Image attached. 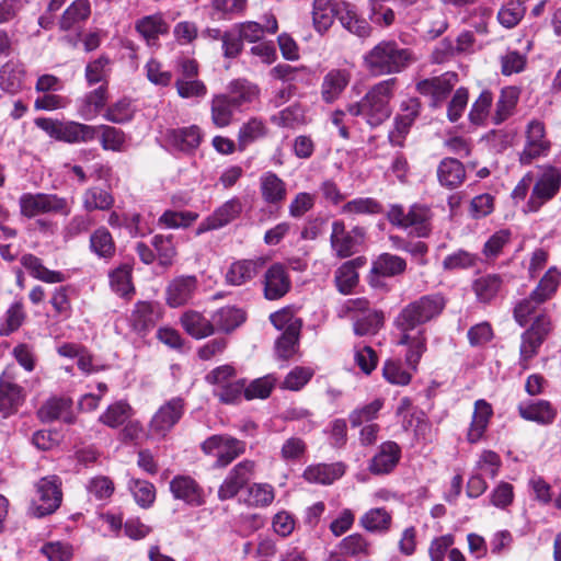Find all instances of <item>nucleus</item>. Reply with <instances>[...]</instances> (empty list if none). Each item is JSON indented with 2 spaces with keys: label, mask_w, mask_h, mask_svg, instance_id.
<instances>
[{
  "label": "nucleus",
  "mask_w": 561,
  "mask_h": 561,
  "mask_svg": "<svg viewBox=\"0 0 561 561\" xmlns=\"http://www.w3.org/2000/svg\"><path fill=\"white\" fill-rule=\"evenodd\" d=\"M445 307L439 295H426L407 305L394 320L399 331L398 345L408 347L405 363L416 371L422 355L426 351L427 339L423 324L437 317Z\"/></svg>",
  "instance_id": "nucleus-1"
},
{
  "label": "nucleus",
  "mask_w": 561,
  "mask_h": 561,
  "mask_svg": "<svg viewBox=\"0 0 561 561\" xmlns=\"http://www.w3.org/2000/svg\"><path fill=\"white\" fill-rule=\"evenodd\" d=\"M414 61L413 53L393 39L380 41L364 55V66L375 77L400 73Z\"/></svg>",
  "instance_id": "nucleus-2"
},
{
  "label": "nucleus",
  "mask_w": 561,
  "mask_h": 561,
  "mask_svg": "<svg viewBox=\"0 0 561 561\" xmlns=\"http://www.w3.org/2000/svg\"><path fill=\"white\" fill-rule=\"evenodd\" d=\"M396 85V78L376 83L359 102L347 105V113L352 116H364L371 127L379 126L391 115L390 101Z\"/></svg>",
  "instance_id": "nucleus-3"
},
{
  "label": "nucleus",
  "mask_w": 561,
  "mask_h": 561,
  "mask_svg": "<svg viewBox=\"0 0 561 561\" xmlns=\"http://www.w3.org/2000/svg\"><path fill=\"white\" fill-rule=\"evenodd\" d=\"M339 316L353 320L354 333L358 336L376 334L383 324L382 312L371 309L366 298L346 300Z\"/></svg>",
  "instance_id": "nucleus-4"
},
{
  "label": "nucleus",
  "mask_w": 561,
  "mask_h": 561,
  "mask_svg": "<svg viewBox=\"0 0 561 561\" xmlns=\"http://www.w3.org/2000/svg\"><path fill=\"white\" fill-rule=\"evenodd\" d=\"M387 219L391 225L409 230L419 238H425L432 231V211L424 205L414 204L409 209L398 204L391 205Z\"/></svg>",
  "instance_id": "nucleus-5"
},
{
  "label": "nucleus",
  "mask_w": 561,
  "mask_h": 561,
  "mask_svg": "<svg viewBox=\"0 0 561 561\" xmlns=\"http://www.w3.org/2000/svg\"><path fill=\"white\" fill-rule=\"evenodd\" d=\"M561 188V171L552 165H547L533 182V187L527 202L523 207L524 213H538L543 205L553 199Z\"/></svg>",
  "instance_id": "nucleus-6"
},
{
  "label": "nucleus",
  "mask_w": 561,
  "mask_h": 561,
  "mask_svg": "<svg viewBox=\"0 0 561 561\" xmlns=\"http://www.w3.org/2000/svg\"><path fill=\"white\" fill-rule=\"evenodd\" d=\"M19 204L21 214L27 218L49 213L68 216L71 211L68 199L56 194L24 193L21 195Z\"/></svg>",
  "instance_id": "nucleus-7"
},
{
  "label": "nucleus",
  "mask_w": 561,
  "mask_h": 561,
  "mask_svg": "<svg viewBox=\"0 0 561 561\" xmlns=\"http://www.w3.org/2000/svg\"><path fill=\"white\" fill-rule=\"evenodd\" d=\"M60 480L56 476L42 478L36 484V496L30 506V514L44 517L53 514L61 503Z\"/></svg>",
  "instance_id": "nucleus-8"
},
{
  "label": "nucleus",
  "mask_w": 561,
  "mask_h": 561,
  "mask_svg": "<svg viewBox=\"0 0 561 561\" xmlns=\"http://www.w3.org/2000/svg\"><path fill=\"white\" fill-rule=\"evenodd\" d=\"M185 411V401L174 397L165 401L152 415L148 433L153 438H164L180 422Z\"/></svg>",
  "instance_id": "nucleus-9"
},
{
  "label": "nucleus",
  "mask_w": 561,
  "mask_h": 561,
  "mask_svg": "<svg viewBox=\"0 0 561 561\" xmlns=\"http://www.w3.org/2000/svg\"><path fill=\"white\" fill-rule=\"evenodd\" d=\"M201 447L206 455L216 458L217 468L227 467L245 451V443L230 435H213Z\"/></svg>",
  "instance_id": "nucleus-10"
},
{
  "label": "nucleus",
  "mask_w": 561,
  "mask_h": 561,
  "mask_svg": "<svg viewBox=\"0 0 561 561\" xmlns=\"http://www.w3.org/2000/svg\"><path fill=\"white\" fill-rule=\"evenodd\" d=\"M330 244L335 256L345 259L356 253L365 239V230L359 226L346 230L343 220H334L331 225Z\"/></svg>",
  "instance_id": "nucleus-11"
},
{
  "label": "nucleus",
  "mask_w": 561,
  "mask_h": 561,
  "mask_svg": "<svg viewBox=\"0 0 561 561\" xmlns=\"http://www.w3.org/2000/svg\"><path fill=\"white\" fill-rule=\"evenodd\" d=\"M456 72L447 71L440 76L423 79L416 83V91L430 98L431 106L438 107L458 83Z\"/></svg>",
  "instance_id": "nucleus-12"
},
{
  "label": "nucleus",
  "mask_w": 561,
  "mask_h": 561,
  "mask_svg": "<svg viewBox=\"0 0 561 561\" xmlns=\"http://www.w3.org/2000/svg\"><path fill=\"white\" fill-rule=\"evenodd\" d=\"M550 149V141L546 138V129L542 122L533 119L526 129V144L519 154L522 164H530L540 156H546Z\"/></svg>",
  "instance_id": "nucleus-13"
},
{
  "label": "nucleus",
  "mask_w": 561,
  "mask_h": 561,
  "mask_svg": "<svg viewBox=\"0 0 561 561\" xmlns=\"http://www.w3.org/2000/svg\"><path fill=\"white\" fill-rule=\"evenodd\" d=\"M255 463L252 460H242L227 474L218 489V499L227 501L233 499L248 483L254 472Z\"/></svg>",
  "instance_id": "nucleus-14"
},
{
  "label": "nucleus",
  "mask_w": 561,
  "mask_h": 561,
  "mask_svg": "<svg viewBox=\"0 0 561 561\" xmlns=\"http://www.w3.org/2000/svg\"><path fill=\"white\" fill-rule=\"evenodd\" d=\"M242 211V203L233 197L219 206L211 215L205 218L196 229V236L210 230L220 229L239 217Z\"/></svg>",
  "instance_id": "nucleus-15"
},
{
  "label": "nucleus",
  "mask_w": 561,
  "mask_h": 561,
  "mask_svg": "<svg viewBox=\"0 0 561 561\" xmlns=\"http://www.w3.org/2000/svg\"><path fill=\"white\" fill-rule=\"evenodd\" d=\"M197 278L193 275H181L169 282L165 288V301L172 308L187 304L197 289Z\"/></svg>",
  "instance_id": "nucleus-16"
},
{
  "label": "nucleus",
  "mask_w": 561,
  "mask_h": 561,
  "mask_svg": "<svg viewBox=\"0 0 561 561\" xmlns=\"http://www.w3.org/2000/svg\"><path fill=\"white\" fill-rule=\"evenodd\" d=\"M290 279L286 267L280 263L271 265L264 275V296L268 300H276L285 296L290 289Z\"/></svg>",
  "instance_id": "nucleus-17"
},
{
  "label": "nucleus",
  "mask_w": 561,
  "mask_h": 561,
  "mask_svg": "<svg viewBox=\"0 0 561 561\" xmlns=\"http://www.w3.org/2000/svg\"><path fill=\"white\" fill-rule=\"evenodd\" d=\"M170 491L176 500L191 506H201L205 503L203 489L188 476L174 477L170 482Z\"/></svg>",
  "instance_id": "nucleus-18"
},
{
  "label": "nucleus",
  "mask_w": 561,
  "mask_h": 561,
  "mask_svg": "<svg viewBox=\"0 0 561 561\" xmlns=\"http://www.w3.org/2000/svg\"><path fill=\"white\" fill-rule=\"evenodd\" d=\"M400 457L401 449L399 445L391 440L385 442L370 459L368 469L373 474H387L396 468Z\"/></svg>",
  "instance_id": "nucleus-19"
},
{
  "label": "nucleus",
  "mask_w": 561,
  "mask_h": 561,
  "mask_svg": "<svg viewBox=\"0 0 561 561\" xmlns=\"http://www.w3.org/2000/svg\"><path fill=\"white\" fill-rule=\"evenodd\" d=\"M260 193L266 204L279 206L286 199L287 185L276 173L267 171L260 176Z\"/></svg>",
  "instance_id": "nucleus-20"
},
{
  "label": "nucleus",
  "mask_w": 561,
  "mask_h": 561,
  "mask_svg": "<svg viewBox=\"0 0 561 561\" xmlns=\"http://www.w3.org/2000/svg\"><path fill=\"white\" fill-rule=\"evenodd\" d=\"M25 394L21 386L0 377V414L8 417L22 405Z\"/></svg>",
  "instance_id": "nucleus-21"
},
{
  "label": "nucleus",
  "mask_w": 561,
  "mask_h": 561,
  "mask_svg": "<svg viewBox=\"0 0 561 561\" xmlns=\"http://www.w3.org/2000/svg\"><path fill=\"white\" fill-rule=\"evenodd\" d=\"M337 19L344 28L358 37H368L373 32V27L367 20L359 16L355 8L347 2L339 4Z\"/></svg>",
  "instance_id": "nucleus-22"
},
{
  "label": "nucleus",
  "mask_w": 561,
  "mask_h": 561,
  "mask_svg": "<svg viewBox=\"0 0 561 561\" xmlns=\"http://www.w3.org/2000/svg\"><path fill=\"white\" fill-rule=\"evenodd\" d=\"M492 414L493 410L489 402L483 399H479L474 402V410L467 433L469 443H478L483 437Z\"/></svg>",
  "instance_id": "nucleus-23"
},
{
  "label": "nucleus",
  "mask_w": 561,
  "mask_h": 561,
  "mask_svg": "<svg viewBox=\"0 0 561 561\" xmlns=\"http://www.w3.org/2000/svg\"><path fill=\"white\" fill-rule=\"evenodd\" d=\"M71 400L66 398H50L38 410V416L43 422L61 420L71 424L75 415L71 412Z\"/></svg>",
  "instance_id": "nucleus-24"
},
{
  "label": "nucleus",
  "mask_w": 561,
  "mask_h": 561,
  "mask_svg": "<svg viewBox=\"0 0 561 561\" xmlns=\"http://www.w3.org/2000/svg\"><path fill=\"white\" fill-rule=\"evenodd\" d=\"M437 179L442 186L449 190L456 188L466 179L465 167L457 159L445 158L437 167Z\"/></svg>",
  "instance_id": "nucleus-25"
},
{
  "label": "nucleus",
  "mask_w": 561,
  "mask_h": 561,
  "mask_svg": "<svg viewBox=\"0 0 561 561\" xmlns=\"http://www.w3.org/2000/svg\"><path fill=\"white\" fill-rule=\"evenodd\" d=\"M263 261L259 260H241L232 263L226 273V280L232 286H241L256 276Z\"/></svg>",
  "instance_id": "nucleus-26"
},
{
  "label": "nucleus",
  "mask_w": 561,
  "mask_h": 561,
  "mask_svg": "<svg viewBox=\"0 0 561 561\" xmlns=\"http://www.w3.org/2000/svg\"><path fill=\"white\" fill-rule=\"evenodd\" d=\"M345 472L341 462L318 463L307 467L304 478L310 483L331 484L340 479Z\"/></svg>",
  "instance_id": "nucleus-27"
},
{
  "label": "nucleus",
  "mask_w": 561,
  "mask_h": 561,
  "mask_svg": "<svg viewBox=\"0 0 561 561\" xmlns=\"http://www.w3.org/2000/svg\"><path fill=\"white\" fill-rule=\"evenodd\" d=\"M181 324L194 339H204L214 334L213 319H207L196 310H187L181 317Z\"/></svg>",
  "instance_id": "nucleus-28"
},
{
  "label": "nucleus",
  "mask_w": 561,
  "mask_h": 561,
  "mask_svg": "<svg viewBox=\"0 0 561 561\" xmlns=\"http://www.w3.org/2000/svg\"><path fill=\"white\" fill-rule=\"evenodd\" d=\"M518 412L524 420L543 425L552 423L557 415L552 405L543 400L522 403L518 407Z\"/></svg>",
  "instance_id": "nucleus-29"
},
{
  "label": "nucleus",
  "mask_w": 561,
  "mask_h": 561,
  "mask_svg": "<svg viewBox=\"0 0 561 561\" xmlns=\"http://www.w3.org/2000/svg\"><path fill=\"white\" fill-rule=\"evenodd\" d=\"M20 261L30 275L36 279L48 284L61 283L65 280V275L61 272L48 270L44 266L42 260L34 254H24Z\"/></svg>",
  "instance_id": "nucleus-30"
},
{
  "label": "nucleus",
  "mask_w": 561,
  "mask_h": 561,
  "mask_svg": "<svg viewBox=\"0 0 561 561\" xmlns=\"http://www.w3.org/2000/svg\"><path fill=\"white\" fill-rule=\"evenodd\" d=\"M238 106L227 94L214 95L210 102L211 122L216 127L222 128L228 126L233 117Z\"/></svg>",
  "instance_id": "nucleus-31"
},
{
  "label": "nucleus",
  "mask_w": 561,
  "mask_h": 561,
  "mask_svg": "<svg viewBox=\"0 0 561 561\" xmlns=\"http://www.w3.org/2000/svg\"><path fill=\"white\" fill-rule=\"evenodd\" d=\"M339 4L334 5L333 0H314L312 5V21L316 31L325 33L333 24L334 16L337 18Z\"/></svg>",
  "instance_id": "nucleus-32"
},
{
  "label": "nucleus",
  "mask_w": 561,
  "mask_h": 561,
  "mask_svg": "<svg viewBox=\"0 0 561 561\" xmlns=\"http://www.w3.org/2000/svg\"><path fill=\"white\" fill-rule=\"evenodd\" d=\"M96 129L73 121L62 122L59 141L68 144L90 142L95 139Z\"/></svg>",
  "instance_id": "nucleus-33"
},
{
  "label": "nucleus",
  "mask_w": 561,
  "mask_h": 561,
  "mask_svg": "<svg viewBox=\"0 0 561 561\" xmlns=\"http://www.w3.org/2000/svg\"><path fill=\"white\" fill-rule=\"evenodd\" d=\"M214 331L232 332L245 320V314L241 309L234 307H222L211 316Z\"/></svg>",
  "instance_id": "nucleus-34"
},
{
  "label": "nucleus",
  "mask_w": 561,
  "mask_h": 561,
  "mask_svg": "<svg viewBox=\"0 0 561 561\" xmlns=\"http://www.w3.org/2000/svg\"><path fill=\"white\" fill-rule=\"evenodd\" d=\"M350 81L347 71L334 69L329 71L323 78L321 93L325 102L335 101Z\"/></svg>",
  "instance_id": "nucleus-35"
},
{
  "label": "nucleus",
  "mask_w": 561,
  "mask_h": 561,
  "mask_svg": "<svg viewBox=\"0 0 561 561\" xmlns=\"http://www.w3.org/2000/svg\"><path fill=\"white\" fill-rule=\"evenodd\" d=\"M91 14L89 0H75L62 13L59 27L69 31L88 20Z\"/></svg>",
  "instance_id": "nucleus-36"
},
{
  "label": "nucleus",
  "mask_w": 561,
  "mask_h": 561,
  "mask_svg": "<svg viewBox=\"0 0 561 561\" xmlns=\"http://www.w3.org/2000/svg\"><path fill=\"white\" fill-rule=\"evenodd\" d=\"M407 270V261L401 256L381 253L373 263L371 273L385 276L393 277L401 275Z\"/></svg>",
  "instance_id": "nucleus-37"
},
{
  "label": "nucleus",
  "mask_w": 561,
  "mask_h": 561,
  "mask_svg": "<svg viewBox=\"0 0 561 561\" xmlns=\"http://www.w3.org/2000/svg\"><path fill=\"white\" fill-rule=\"evenodd\" d=\"M391 514L381 507L370 508L359 518V525L364 529L377 534L387 533L391 527Z\"/></svg>",
  "instance_id": "nucleus-38"
},
{
  "label": "nucleus",
  "mask_w": 561,
  "mask_h": 561,
  "mask_svg": "<svg viewBox=\"0 0 561 561\" xmlns=\"http://www.w3.org/2000/svg\"><path fill=\"white\" fill-rule=\"evenodd\" d=\"M26 319V312L21 301H14L0 318V336H9L18 331Z\"/></svg>",
  "instance_id": "nucleus-39"
},
{
  "label": "nucleus",
  "mask_w": 561,
  "mask_h": 561,
  "mask_svg": "<svg viewBox=\"0 0 561 561\" xmlns=\"http://www.w3.org/2000/svg\"><path fill=\"white\" fill-rule=\"evenodd\" d=\"M106 100V88L101 85L84 96L78 110L79 115L87 121L93 119L105 106Z\"/></svg>",
  "instance_id": "nucleus-40"
},
{
  "label": "nucleus",
  "mask_w": 561,
  "mask_h": 561,
  "mask_svg": "<svg viewBox=\"0 0 561 561\" xmlns=\"http://www.w3.org/2000/svg\"><path fill=\"white\" fill-rule=\"evenodd\" d=\"M95 138L100 139L104 150L121 152L125 149L126 136L122 129L108 125L94 126Z\"/></svg>",
  "instance_id": "nucleus-41"
},
{
  "label": "nucleus",
  "mask_w": 561,
  "mask_h": 561,
  "mask_svg": "<svg viewBox=\"0 0 561 561\" xmlns=\"http://www.w3.org/2000/svg\"><path fill=\"white\" fill-rule=\"evenodd\" d=\"M169 139L175 148L181 151H191L198 147L202 136L197 126H190L173 129L169 134Z\"/></svg>",
  "instance_id": "nucleus-42"
},
{
  "label": "nucleus",
  "mask_w": 561,
  "mask_h": 561,
  "mask_svg": "<svg viewBox=\"0 0 561 561\" xmlns=\"http://www.w3.org/2000/svg\"><path fill=\"white\" fill-rule=\"evenodd\" d=\"M114 204V197L106 190L93 186L84 191L82 206L87 211L107 210Z\"/></svg>",
  "instance_id": "nucleus-43"
},
{
  "label": "nucleus",
  "mask_w": 561,
  "mask_h": 561,
  "mask_svg": "<svg viewBox=\"0 0 561 561\" xmlns=\"http://www.w3.org/2000/svg\"><path fill=\"white\" fill-rule=\"evenodd\" d=\"M503 279L497 274H488L473 282V290L481 302L491 301L500 291Z\"/></svg>",
  "instance_id": "nucleus-44"
},
{
  "label": "nucleus",
  "mask_w": 561,
  "mask_h": 561,
  "mask_svg": "<svg viewBox=\"0 0 561 561\" xmlns=\"http://www.w3.org/2000/svg\"><path fill=\"white\" fill-rule=\"evenodd\" d=\"M133 415L131 407L125 401H117L107 407L99 421L104 425L115 428L123 425Z\"/></svg>",
  "instance_id": "nucleus-45"
},
{
  "label": "nucleus",
  "mask_w": 561,
  "mask_h": 561,
  "mask_svg": "<svg viewBox=\"0 0 561 561\" xmlns=\"http://www.w3.org/2000/svg\"><path fill=\"white\" fill-rule=\"evenodd\" d=\"M543 300H539L535 293L531 291L529 297L520 300L514 308V318L516 322L525 327L533 319L540 316L539 308L543 304Z\"/></svg>",
  "instance_id": "nucleus-46"
},
{
  "label": "nucleus",
  "mask_w": 561,
  "mask_h": 561,
  "mask_svg": "<svg viewBox=\"0 0 561 561\" xmlns=\"http://www.w3.org/2000/svg\"><path fill=\"white\" fill-rule=\"evenodd\" d=\"M90 248L100 257L111 259L115 254V243L110 231L98 228L90 237Z\"/></svg>",
  "instance_id": "nucleus-47"
},
{
  "label": "nucleus",
  "mask_w": 561,
  "mask_h": 561,
  "mask_svg": "<svg viewBox=\"0 0 561 561\" xmlns=\"http://www.w3.org/2000/svg\"><path fill=\"white\" fill-rule=\"evenodd\" d=\"M157 252L159 264L169 267L173 264L176 256V248L173 242V236L156 234L151 241Z\"/></svg>",
  "instance_id": "nucleus-48"
},
{
  "label": "nucleus",
  "mask_w": 561,
  "mask_h": 561,
  "mask_svg": "<svg viewBox=\"0 0 561 561\" xmlns=\"http://www.w3.org/2000/svg\"><path fill=\"white\" fill-rule=\"evenodd\" d=\"M518 90L513 87L504 88L501 92L500 99L496 102V111L494 121L496 124L504 122L508 118L517 104Z\"/></svg>",
  "instance_id": "nucleus-49"
},
{
  "label": "nucleus",
  "mask_w": 561,
  "mask_h": 561,
  "mask_svg": "<svg viewBox=\"0 0 561 561\" xmlns=\"http://www.w3.org/2000/svg\"><path fill=\"white\" fill-rule=\"evenodd\" d=\"M382 211L381 204L371 197H358L345 203L341 213L344 215H375Z\"/></svg>",
  "instance_id": "nucleus-50"
},
{
  "label": "nucleus",
  "mask_w": 561,
  "mask_h": 561,
  "mask_svg": "<svg viewBox=\"0 0 561 561\" xmlns=\"http://www.w3.org/2000/svg\"><path fill=\"white\" fill-rule=\"evenodd\" d=\"M136 30L148 44H152L160 34L167 33V24L160 15H149L137 22Z\"/></svg>",
  "instance_id": "nucleus-51"
},
{
  "label": "nucleus",
  "mask_w": 561,
  "mask_h": 561,
  "mask_svg": "<svg viewBox=\"0 0 561 561\" xmlns=\"http://www.w3.org/2000/svg\"><path fill=\"white\" fill-rule=\"evenodd\" d=\"M526 12L523 0H510L497 13V20L506 28L515 27Z\"/></svg>",
  "instance_id": "nucleus-52"
},
{
  "label": "nucleus",
  "mask_w": 561,
  "mask_h": 561,
  "mask_svg": "<svg viewBox=\"0 0 561 561\" xmlns=\"http://www.w3.org/2000/svg\"><path fill=\"white\" fill-rule=\"evenodd\" d=\"M421 103L417 99H409L401 104V114L396 117V129L399 134H407L415 118L419 116Z\"/></svg>",
  "instance_id": "nucleus-53"
},
{
  "label": "nucleus",
  "mask_w": 561,
  "mask_h": 561,
  "mask_svg": "<svg viewBox=\"0 0 561 561\" xmlns=\"http://www.w3.org/2000/svg\"><path fill=\"white\" fill-rule=\"evenodd\" d=\"M542 341L543 340H541L540 335H536L535 330H527L524 332L519 350V365L523 370L529 368V360L537 354Z\"/></svg>",
  "instance_id": "nucleus-54"
},
{
  "label": "nucleus",
  "mask_w": 561,
  "mask_h": 561,
  "mask_svg": "<svg viewBox=\"0 0 561 561\" xmlns=\"http://www.w3.org/2000/svg\"><path fill=\"white\" fill-rule=\"evenodd\" d=\"M159 318L157 305L149 301H140L133 312L134 325L137 330H145L153 325Z\"/></svg>",
  "instance_id": "nucleus-55"
},
{
  "label": "nucleus",
  "mask_w": 561,
  "mask_h": 561,
  "mask_svg": "<svg viewBox=\"0 0 561 561\" xmlns=\"http://www.w3.org/2000/svg\"><path fill=\"white\" fill-rule=\"evenodd\" d=\"M230 99L239 108L242 104L255 100L259 95V89L247 80H236L230 84Z\"/></svg>",
  "instance_id": "nucleus-56"
},
{
  "label": "nucleus",
  "mask_w": 561,
  "mask_h": 561,
  "mask_svg": "<svg viewBox=\"0 0 561 561\" xmlns=\"http://www.w3.org/2000/svg\"><path fill=\"white\" fill-rule=\"evenodd\" d=\"M276 377L271 374L254 379L249 386L245 387L244 398L247 400L268 398L276 385Z\"/></svg>",
  "instance_id": "nucleus-57"
},
{
  "label": "nucleus",
  "mask_w": 561,
  "mask_h": 561,
  "mask_svg": "<svg viewBox=\"0 0 561 561\" xmlns=\"http://www.w3.org/2000/svg\"><path fill=\"white\" fill-rule=\"evenodd\" d=\"M561 280V273L556 268H549L540 279L538 286L533 290L539 300H548L557 291Z\"/></svg>",
  "instance_id": "nucleus-58"
},
{
  "label": "nucleus",
  "mask_w": 561,
  "mask_h": 561,
  "mask_svg": "<svg viewBox=\"0 0 561 561\" xmlns=\"http://www.w3.org/2000/svg\"><path fill=\"white\" fill-rule=\"evenodd\" d=\"M383 407L382 399H375L370 403L365 404L350 414V423L353 427L362 426L365 423H373L378 412Z\"/></svg>",
  "instance_id": "nucleus-59"
},
{
  "label": "nucleus",
  "mask_w": 561,
  "mask_h": 561,
  "mask_svg": "<svg viewBox=\"0 0 561 561\" xmlns=\"http://www.w3.org/2000/svg\"><path fill=\"white\" fill-rule=\"evenodd\" d=\"M198 215L193 211L165 210L158 219V224L165 228H186L197 219Z\"/></svg>",
  "instance_id": "nucleus-60"
},
{
  "label": "nucleus",
  "mask_w": 561,
  "mask_h": 561,
  "mask_svg": "<svg viewBox=\"0 0 561 561\" xmlns=\"http://www.w3.org/2000/svg\"><path fill=\"white\" fill-rule=\"evenodd\" d=\"M129 490L137 504L141 507H149L156 499V489L148 481L133 479L129 482Z\"/></svg>",
  "instance_id": "nucleus-61"
},
{
  "label": "nucleus",
  "mask_w": 561,
  "mask_h": 561,
  "mask_svg": "<svg viewBox=\"0 0 561 561\" xmlns=\"http://www.w3.org/2000/svg\"><path fill=\"white\" fill-rule=\"evenodd\" d=\"M382 376L389 383L396 386H407L412 379V375L403 369L401 363L393 359L385 362Z\"/></svg>",
  "instance_id": "nucleus-62"
},
{
  "label": "nucleus",
  "mask_w": 561,
  "mask_h": 561,
  "mask_svg": "<svg viewBox=\"0 0 561 561\" xmlns=\"http://www.w3.org/2000/svg\"><path fill=\"white\" fill-rule=\"evenodd\" d=\"M275 494L272 485L267 483H254L249 488L247 502L253 506H268L274 501Z\"/></svg>",
  "instance_id": "nucleus-63"
},
{
  "label": "nucleus",
  "mask_w": 561,
  "mask_h": 561,
  "mask_svg": "<svg viewBox=\"0 0 561 561\" xmlns=\"http://www.w3.org/2000/svg\"><path fill=\"white\" fill-rule=\"evenodd\" d=\"M41 551L49 561H70L73 557L72 546L61 541L47 542Z\"/></svg>",
  "instance_id": "nucleus-64"
}]
</instances>
